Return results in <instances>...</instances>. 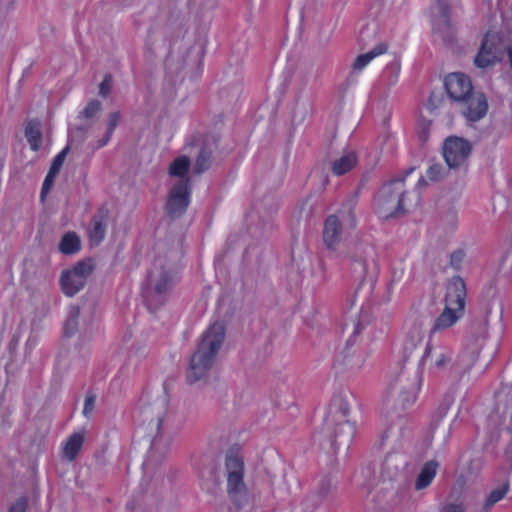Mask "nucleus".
I'll use <instances>...</instances> for the list:
<instances>
[{
	"label": "nucleus",
	"instance_id": "473e14b6",
	"mask_svg": "<svg viewBox=\"0 0 512 512\" xmlns=\"http://www.w3.org/2000/svg\"><path fill=\"white\" fill-rule=\"evenodd\" d=\"M353 402V396L350 393H340L336 395L331 407L335 413H339L342 417H346L350 410V404Z\"/></svg>",
	"mask_w": 512,
	"mask_h": 512
},
{
	"label": "nucleus",
	"instance_id": "79ce46f5",
	"mask_svg": "<svg viewBox=\"0 0 512 512\" xmlns=\"http://www.w3.org/2000/svg\"><path fill=\"white\" fill-rule=\"evenodd\" d=\"M437 10L438 15L440 17V23L438 24L437 29L440 31L442 28H446L449 26L448 24V4L444 0H437Z\"/></svg>",
	"mask_w": 512,
	"mask_h": 512
},
{
	"label": "nucleus",
	"instance_id": "09e8293b",
	"mask_svg": "<svg viewBox=\"0 0 512 512\" xmlns=\"http://www.w3.org/2000/svg\"><path fill=\"white\" fill-rule=\"evenodd\" d=\"M439 512H465V507L463 504L449 503L443 505Z\"/></svg>",
	"mask_w": 512,
	"mask_h": 512
},
{
	"label": "nucleus",
	"instance_id": "49530a36",
	"mask_svg": "<svg viewBox=\"0 0 512 512\" xmlns=\"http://www.w3.org/2000/svg\"><path fill=\"white\" fill-rule=\"evenodd\" d=\"M465 258V253L463 250L458 249L450 254V265L455 270H459L462 266V263Z\"/></svg>",
	"mask_w": 512,
	"mask_h": 512
},
{
	"label": "nucleus",
	"instance_id": "393cba45",
	"mask_svg": "<svg viewBox=\"0 0 512 512\" xmlns=\"http://www.w3.org/2000/svg\"><path fill=\"white\" fill-rule=\"evenodd\" d=\"M405 465L406 460L402 454L396 452L390 453L385 457L382 467V476L388 480H392Z\"/></svg>",
	"mask_w": 512,
	"mask_h": 512
},
{
	"label": "nucleus",
	"instance_id": "de8ad7c7",
	"mask_svg": "<svg viewBox=\"0 0 512 512\" xmlns=\"http://www.w3.org/2000/svg\"><path fill=\"white\" fill-rule=\"evenodd\" d=\"M357 315L351 319L349 323H346L345 328L351 334H359L362 330V325L356 319Z\"/></svg>",
	"mask_w": 512,
	"mask_h": 512
},
{
	"label": "nucleus",
	"instance_id": "bb28decb",
	"mask_svg": "<svg viewBox=\"0 0 512 512\" xmlns=\"http://www.w3.org/2000/svg\"><path fill=\"white\" fill-rule=\"evenodd\" d=\"M388 50V45L386 43H379L369 52L358 55L352 65L351 68L354 72H359L363 70L374 58L386 53Z\"/></svg>",
	"mask_w": 512,
	"mask_h": 512
},
{
	"label": "nucleus",
	"instance_id": "aec40b11",
	"mask_svg": "<svg viewBox=\"0 0 512 512\" xmlns=\"http://www.w3.org/2000/svg\"><path fill=\"white\" fill-rule=\"evenodd\" d=\"M191 160L186 155H179L171 161L168 167V183H184L189 185L188 173Z\"/></svg>",
	"mask_w": 512,
	"mask_h": 512
},
{
	"label": "nucleus",
	"instance_id": "8fccbe9b",
	"mask_svg": "<svg viewBox=\"0 0 512 512\" xmlns=\"http://www.w3.org/2000/svg\"><path fill=\"white\" fill-rule=\"evenodd\" d=\"M56 175H57V174L52 173V172H50V171L48 172V174H47V176H46V178H45V180H44V182H43V186H42V196H43L45 193H47V192L51 189V187H52V185H53V182H54V179H55Z\"/></svg>",
	"mask_w": 512,
	"mask_h": 512
},
{
	"label": "nucleus",
	"instance_id": "c9c22d12",
	"mask_svg": "<svg viewBox=\"0 0 512 512\" xmlns=\"http://www.w3.org/2000/svg\"><path fill=\"white\" fill-rule=\"evenodd\" d=\"M102 110V104L98 100H90L80 113V117L84 120L94 119Z\"/></svg>",
	"mask_w": 512,
	"mask_h": 512
},
{
	"label": "nucleus",
	"instance_id": "a19ab883",
	"mask_svg": "<svg viewBox=\"0 0 512 512\" xmlns=\"http://www.w3.org/2000/svg\"><path fill=\"white\" fill-rule=\"evenodd\" d=\"M333 489V479L329 476H326L320 480L316 492L321 498H326L332 493Z\"/></svg>",
	"mask_w": 512,
	"mask_h": 512
},
{
	"label": "nucleus",
	"instance_id": "3c124183",
	"mask_svg": "<svg viewBox=\"0 0 512 512\" xmlns=\"http://www.w3.org/2000/svg\"><path fill=\"white\" fill-rule=\"evenodd\" d=\"M111 86V79L106 77L99 85V94L103 97H106L110 93Z\"/></svg>",
	"mask_w": 512,
	"mask_h": 512
},
{
	"label": "nucleus",
	"instance_id": "c756f323",
	"mask_svg": "<svg viewBox=\"0 0 512 512\" xmlns=\"http://www.w3.org/2000/svg\"><path fill=\"white\" fill-rule=\"evenodd\" d=\"M81 248V241L75 232L65 233L59 244L58 249L62 254L71 255L77 253Z\"/></svg>",
	"mask_w": 512,
	"mask_h": 512
},
{
	"label": "nucleus",
	"instance_id": "c03bdc74",
	"mask_svg": "<svg viewBox=\"0 0 512 512\" xmlns=\"http://www.w3.org/2000/svg\"><path fill=\"white\" fill-rule=\"evenodd\" d=\"M427 175L430 180L437 181L446 175V169L441 164H433L428 168Z\"/></svg>",
	"mask_w": 512,
	"mask_h": 512
},
{
	"label": "nucleus",
	"instance_id": "9d476101",
	"mask_svg": "<svg viewBox=\"0 0 512 512\" xmlns=\"http://www.w3.org/2000/svg\"><path fill=\"white\" fill-rule=\"evenodd\" d=\"M351 269L361 278H365L376 263L374 246L367 241L357 240L347 253Z\"/></svg>",
	"mask_w": 512,
	"mask_h": 512
},
{
	"label": "nucleus",
	"instance_id": "e433bc0d",
	"mask_svg": "<svg viewBox=\"0 0 512 512\" xmlns=\"http://www.w3.org/2000/svg\"><path fill=\"white\" fill-rule=\"evenodd\" d=\"M78 317L79 310L77 307H71L69 309L68 317L64 323V332L65 335L71 336L76 330L78 326Z\"/></svg>",
	"mask_w": 512,
	"mask_h": 512
},
{
	"label": "nucleus",
	"instance_id": "ea45409f",
	"mask_svg": "<svg viewBox=\"0 0 512 512\" xmlns=\"http://www.w3.org/2000/svg\"><path fill=\"white\" fill-rule=\"evenodd\" d=\"M211 150H201L197 156L194 165V171L196 173H202L209 167Z\"/></svg>",
	"mask_w": 512,
	"mask_h": 512
},
{
	"label": "nucleus",
	"instance_id": "4c0bfd02",
	"mask_svg": "<svg viewBox=\"0 0 512 512\" xmlns=\"http://www.w3.org/2000/svg\"><path fill=\"white\" fill-rule=\"evenodd\" d=\"M105 234V225L99 220H93L89 229V237L90 240L98 244L103 238Z\"/></svg>",
	"mask_w": 512,
	"mask_h": 512
},
{
	"label": "nucleus",
	"instance_id": "1a4fd4ad",
	"mask_svg": "<svg viewBox=\"0 0 512 512\" xmlns=\"http://www.w3.org/2000/svg\"><path fill=\"white\" fill-rule=\"evenodd\" d=\"M507 43L503 37L496 32H488L474 59V63L478 68H488L499 62L506 49Z\"/></svg>",
	"mask_w": 512,
	"mask_h": 512
},
{
	"label": "nucleus",
	"instance_id": "412c9836",
	"mask_svg": "<svg viewBox=\"0 0 512 512\" xmlns=\"http://www.w3.org/2000/svg\"><path fill=\"white\" fill-rule=\"evenodd\" d=\"M86 439L85 431H77L67 437L61 444V456L64 460L73 461L77 458Z\"/></svg>",
	"mask_w": 512,
	"mask_h": 512
},
{
	"label": "nucleus",
	"instance_id": "6e6552de",
	"mask_svg": "<svg viewBox=\"0 0 512 512\" xmlns=\"http://www.w3.org/2000/svg\"><path fill=\"white\" fill-rule=\"evenodd\" d=\"M91 272L92 265L86 261L77 262L64 269L59 278L62 292L68 297L76 295L84 288Z\"/></svg>",
	"mask_w": 512,
	"mask_h": 512
},
{
	"label": "nucleus",
	"instance_id": "5fc2aeb1",
	"mask_svg": "<svg viewBox=\"0 0 512 512\" xmlns=\"http://www.w3.org/2000/svg\"><path fill=\"white\" fill-rule=\"evenodd\" d=\"M344 364L348 369H357L361 367L362 360L359 359L358 361L354 362L352 359H347Z\"/></svg>",
	"mask_w": 512,
	"mask_h": 512
},
{
	"label": "nucleus",
	"instance_id": "0eeeda50",
	"mask_svg": "<svg viewBox=\"0 0 512 512\" xmlns=\"http://www.w3.org/2000/svg\"><path fill=\"white\" fill-rule=\"evenodd\" d=\"M261 485L268 494L274 493L275 485L286 483L288 478L280 456L272 450L264 451L261 457Z\"/></svg>",
	"mask_w": 512,
	"mask_h": 512
},
{
	"label": "nucleus",
	"instance_id": "72a5a7b5",
	"mask_svg": "<svg viewBox=\"0 0 512 512\" xmlns=\"http://www.w3.org/2000/svg\"><path fill=\"white\" fill-rule=\"evenodd\" d=\"M25 135L30 145V148L33 151L39 150L42 141L40 125L34 122L29 123L26 127Z\"/></svg>",
	"mask_w": 512,
	"mask_h": 512
},
{
	"label": "nucleus",
	"instance_id": "2f4dec72",
	"mask_svg": "<svg viewBox=\"0 0 512 512\" xmlns=\"http://www.w3.org/2000/svg\"><path fill=\"white\" fill-rule=\"evenodd\" d=\"M509 491V483L504 482L497 488L493 489L486 497L482 512H489V510L500 500H502Z\"/></svg>",
	"mask_w": 512,
	"mask_h": 512
},
{
	"label": "nucleus",
	"instance_id": "f704fd0d",
	"mask_svg": "<svg viewBox=\"0 0 512 512\" xmlns=\"http://www.w3.org/2000/svg\"><path fill=\"white\" fill-rule=\"evenodd\" d=\"M332 216L338 219L344 229H353L356 226V217L351 207L340 209Z\"/></svg>",
	"mask_w": 512,
	"mask_h": 512
},
{
	"label": "nucleus",
	"instance_id": "864d4df0",
	"mask_svg": "<svg viewBox=\"0 0 512 512\" xmlns=\"http://www.w3.org/2000/svg\"><path fill=\"white\" fill-rule=\"evenodd\" d=\"M26 502L24 500L17 501L9 510V512H25Z\"/></svg>",
	"mask_w": 512,
	"mask_h": 512
},
{
	"label": "nucleus",
	"instance_id": "58836bf2",
	"mask_svg": "<svg viewBox=\"0 0 512 512\" xmlns=\"http://www.w3.org/2000/svg\"><path fill=\"white\" fill-rule=\"evenodd\" d=\"M486 315L487 316L493 315V317L498 321H500L502 319L503 303L499 297L494 296L491 299V303L486 308Z\"/></svg>",
	"mask_w": 512,
	"mask_h": 512
},
{
	"label": "nucleus",
	"instance_id": "39448f33",
	"mask_svg": "<svg viewBox=\"0 0 512 512\" xmlns=\"http://www.w3.org/2000/svg\"><path fill=\"white\" fill-rule=\"evenodd\" d=\"M226 491L231 502L241 508L250 503L252 495L245 478L244 458L239 454L226 456L224 463Z\"/></svg>",
	"mask_w": 512,
	"mask_h": 512
},
{
	"label": "nucleus",
	"instance_id": "5701e85b",
	"mask_svg": "<svg viewBox=\"0 0 512 512\" xmlns=\"http://www.w3.org/2000/svg\"><path fill=\"white\" fill-rule=\"evenodd\" d=\"M344 228L339 224L338 219L330 215L324 224L323 240L328 249H335L341 241Z\"/></svg>",
	"mask_w": 512,
	"mask_h": 512
},
{
	"label": "nucleus",
	"instance_id": "4468645a",
	"mask_svg": "<svg viewBox=\"0 0 512 512\" xmlns=\"http://www.w3.org/2000/svg\"><path fill=\"white\" fill-rule=\"evenodd\" d=\"M459 103L464 105L465 108L463 109V115L469 121H478L482 119L488 110L487 99L481 92L472 91Z\"/></svg>",
	"mask_w": 512,
	"mask_h": 512
},
{
	"label": "nucleus",
	"instance_id": "a878e982",
	"mask_svg": "<svg viewBox=\"0 0 512 512\" xmlns=\"http://www.w3.org/2000/svg\"><path fill=\"white\" fill-rule=\"evenodd\" d=\"M121 122H122V113L118 110L111 111L106 115V118L104 121L105 132H104L103 136L97 141V144H96L97 148H102L109 143L114 131L120 125Z\"/></svg>",
	"mask_w": 512,
	"mask_h": 512
},
{
	"label": "nucleus",
	"instance_id": "13d9d810",
	"mask_svg": "<svg viewBox=\"0 0 512 512\" xmlns=\"http://www.w3.org/2000/svg\"><path fill=\"white\" fill-rule=\"evenodd\" d=\"M426 184V180L423 177H421L418 181V186H425Z\"/></svg>",
	"mask_w": 512,
	"mask_h": 512
},
{
	"label": "nucleus",
	"instance_id": "7c9ffc66",
	"mask_svg": "<svg viewBox=\"0 0 512 512\" xmlns=\"http://www.w3.org/2000/svg\"><path fill=\"white\" fill-rule=\"evenodd\" d=\"M356 162V154L349 152L333 162L332 172L337 176H341L350 171L356 165Z\"/></svg>",
	"mask_w": 512,
	"mask_h": 512
},
{
	"label": "nucleus",
	"instance_id": "cd10ccee",
	"mask_svg": "<svg viewBox=\"0 0 512 512\" xmlns=\"http://www.w3.org/2000/svg\"><path fill=\"white\" fill-rule=\"evenodd\" d=\"M404 328L405 338L403 347L405 352L412 353L413 350H415L423 343L426 333H424L421 329L413 327V325L406 324V322H404Z\"/></svg>",
	"mask_w": 512,
	"mask_h": 512
},
{
	"label": "nucleus",
	"instance_id": "423d86ee",
	"mask_svg": "<svg viewBox=\"0 0 512 512\" xmlns=\"http://www.w3.org/2000/svg\"><path fill=\"white\" fill-rule=\"evenodd\" d=\"M418 386V377L403 369L393 376L388 387L387 399L396 408L404 409L414 403Z\"/></svg>",
	"mask_w": 512,
	"mask_h": 512
},
{
	"label": "nucleus",
	"instance_id": "a211bd4d",
	"mask_svg": "<svg viewBox=\"0 0 512 512\" xmlns=\"http://www.w3.org/2000/svg\"><path fill=\"white\" fill-rule=\"evenodd\" d=\"M435 316L432 303H419L413 305L408 315L406 316V324L413 325V327L421 329L427 333V325Z\"/></svg>",
	"mask_w": 512,
	"mask_h": 512
},
{
	"label": "nucleus",
	"instance_id": "ddd939ff",
	"mask_svg": "<svg viewBox=\"0 0 512 512\" xmlns=\"http://www.w3.org/2000/svg\"><path fill=\"white\" fill-rule=\"evenodd\" d=\"M189 187L184 183H174L170 185V193L167 202L168 213L175 217L181 215L189 204Z\"/></svg>",
	"mask_w": 512,
	"mask_h": 512
},
{
	"label": "nucleus",
	"instance_id": "603ef678",
	"mask_svg": "<svg viewBox=\"0 0 512 512\" xmlns=\"http://www.w3.org/2000/svg\"><path fill=\"white\" fill-rule=\"evenodd\" d=\"M95 399L93 397H87L84 402L83 414L88 417L94 410Z\"/></svg>",
	"mask_w": 512,
	"mask_h": 512
},
{
	"label": "nucleus",
	"instance_id": "9b49d317",
	"mask_svg": "<svg viewBox=\"0 0 512 512\" xmlns=\"http://www.w3.org/2000/svg\"><path fill=\"white\" fill-rule=\"evenodd\" d=\"M471 143L463 138L448 137L443 145V156L450 169H458L467 163L471 154Z\"/></svg>",
	"mask_w": 512,
	"mask_h": 512
},
{
	"label": "nucleus",
	"instance_id": "37998d69",
	"mask_svg": "<svg viewBox=\"0 0 512 512\" xmlns=\"http://www.w3.org/2000/svg\"><path fill=\"white\" fill-rule=\"evenodd\" d=\"M507 393L512 396V366L503 373L501 388L497 393Z\"/></svg>",
	"mask_w": 512,
	"mask_h": 512
},
{
	"label": "nucleus",
	"instance_id": "052dcab7",
	"mask_svg": "<svg viewBox=\"0 0 512 512\" xmlns=\"http://www.w3.org/2000/svg\"><path fill=\"white\" fill-rule=\"evenodd\" d=\"M421 137H422V139H423V140H426V138H427V134H426V133H424Z\"/></svg>",
	"mask_w": 512,
	"mask_h": 512
},
{
	"label": "nucleus",
	"instance_id": "6e6d98bb",
	"mask_svg": "<svg viewBox=\"0 0 512 512\" xmlns=\"http://www.w3.org/2000/svg\"><path fill=\"white\" fill-rule=\"evenodd\" d=\"M272 226H273L272 223H270L269 221L262 220V223H261L262 231L271 230Z\"/></svg>",
	"mask_w": 512,
	"mask_h": 512
},
{
	"label": "nucleus",
	"instance_id": "20e7f679",
	"mask_svg": "<svg viewBox=\"0 0 512 512\" xmlns=\"http://www.w3.org/2000/svg\"><path fill=\"white\" fill-rule=\"evenodd\" d=\"M419 202V195L413 184L405 181V176L397 177L384 184L380 189L376 210L382 218L397 217L405 214Z\"/></svg>",
	"mask_w": 512,
	"mask_h": 512
},
{
	"label": "nucleus",
	"instance_id": "c85d7f7f",
	"mask_svg": "<svg viewBox=\"0 0 512 512\" xmlns=\"http://www.w3.org/2000/svg\"><path fill=\"white\" fill-rule=\"evenodd\" d=\"M438 467L439 464L435 460H430L422 466L415 480V489L417 491L423 490L431 484L432 480L436 476Z\"/></svg>",
	"mask_w": 512,
	"mask_h": 512
},
{
	"label": "nucleus",
	"instance_id": "f3484780",
	"mask_svg": "<svg viewBox=\"0 0 512 512\" xmlns=\"http://www.w3.org/2000/svg\"><path fill=\"white\" fill-rule=\"evenodd\" d=\"M466 295L464 280L460 276H454L447 286L445 305L464 313Z\"/></svg>",
	"mask_w": 512,
	"mask_h": 512
},
{
	"label": "nucleus",
	"instance_id": "a18cd8bd",
	"mask_svg": "<svg viewBox=\"0 0 512 512\" xmlns=\"http://www.w3.org/2000/svg\"><path fill=\"white\" fill-rule=\"evenodd\" d=\"M68 150L69 148L66 147L64 148L53 160V163L51 165V168H50V172L52 173H55V174H58V172L60 171L63 163H64V160L67 156V153H68Z\"/></svg>",
	"mask_w": 512,
	"mask_h": 512
},
{
	"label": "nucleus",
	"instance_id": "f8f14e48",
	"mask_svg": "<svg viewBox=\"0 0 512 512\" xmlns=\"http://www.w3.org/2000/svg\"><path fill=\"white\" fill-rule=\"evenodd\" d=\"M169 399L165 392L151 396L143 407V414L150 419V423L159 431L168 411Z\"/></svg>",
	"mask_w": 512,
	"mask_h": 512
},
{
	"label": "nucleus",
	"instance_id": "4d7b16f0",
	"mask_svg": "<svg viewBox=\"0 0 512 512\" xmlns=\"http://www.w3.org/2000/svg\"><path fill=\"white\" fill-rule=\"evenodd\" d=\"M505 51L507 52V55H508V58H509V62H510V66L512 68V45H506V49Z\"/></svg>",
	"mask_w": 512,
	"mask_h": 512
},
{
	"label": "nucleus",
	"instance_id": "dca6fc26",
	"mask_svg": "<svg viewBox=\"0 0 512 512\" xmlns=\"http://www.w3.org/2000/svg\"><path fill=\"white\" fill-rule=\"evenodd\" d=\"M492 420L504 430L512 432V395L507 393L496 394V405Z\"/></svg>",
	"mask_w": 512,
	"mask_h": 512
},
{
	"label": "nucleus",
	"instance_id": "f03ea898",
	"mask_svg": "<svg viewBox=\"0 0 512 512\" xmlns=\"http://www.w3.org/2000/svg\"><path fill=\"white\" fill-rule=\"evenodd\" d=\"M163 248L158 246L157 257L154 259L144 286V297L149 308H157L164 304L175 282V265L179 250L175 249L169 255H162Z\"/></svg>",
	"mask_w": 512,
	"mask_h": 512
},
{
	"label": "nucleus",
	"instance_id": "f257e3e1",
	"mask_svg": "<svg viewBox=\"0 0 512 512\" xmlns=\"http://www.w3.org/2000/svg\"><path fill=\"white\" fill-rule=\"evenodd\" d=\"M494 355V345L484 340H475L474 343L469 344L455 361H453L451 350L447 347L427 344L419 364L422 366L427 364L429 370L435 372H444L450 368L458 375L467 373L480 375L488 368Z\"/></svg>",
	"mask_w": 512,
	"mask_h": 512
},
{
	"label": "nucleus",
	"instance_id": "7ed1b4c3",
	"mask_svg": "<svg viewBox=\"0 0 512 512\" xmlns=\"http://www.w3.org/2000/svg\"><path fill=\"white\" fill-rule=\"evenodd\" d=\"M225 337L226 327L223 322H214L204 331L190 360L187 371L189 383H195L207 376L224 344Z\"/></svg>",
	"mask_w": 512,
	"mask_h": 512
},
{
	"label": "nucleus",
	"instance_id": "6ab92c4d",
	"mask_svg": "<svg viewBox=\"0 0 512 512\" xmlns=\"http://www.w3.org/2000/svg\"><path fill=\"white\" fill-rule=\"evenodd\" d=\"M450 395H447L445 398V403L450 405ZM463 402V397L459 398L455 403L452 402L453 406L451 411L447 412L446 415L438 422L434 430V437L439 442H446L450 436L452 423L458 416V413L461 408V404Z\"/></svg>",
	"mask_w": 512,
	"mask_h": 512
},
{
	"label": "nucleus",
	"instance_id": "b1692460",
	"mask_svg": "<svg viewBox=\"0 0 512 512\" xmlns=\"http://www.w3.org/2000/svg\"><path fill=\"white\" fill-rule=\"evenodd\" d=\"M463 313L445 305L442 313L434 320L430 334L437 333L448 329L453 326L461 317Z\"/></svg>",
	"mask_w": 512,
	"mask_h": 512
},
{
	"label": "nucleus",
	"instance_id": "4be33fe9",
	"mask_svg": "<svg viewBox=\"0 0 512 512\" xmlns=\"http://www.w3.org/2000/svg\"><path fill=\"white\" fill-rule=\"evenodd\" d=\"M355 433L354 425L349 421L339 423L331 435V446L334 450L347 449Z\"/></svg>",
	"mask_w": 512,
	"mask_h": 512
},
{
	"label": "nucleus",
	"instance_id": "bf43d9fd",
	"mask_svg": "<svg viewBox=\"0 0 512 512\" xmlns=\"http://www.w3.org/2000/svg\"><path fill=\"white\" fill-rule=\"evenodd\" d=\"M276 210H277V206L274 205V206L271 207L269 213L275 212Z\"/></svg>",
	"mask_w": 512,
	"mask_h": 512
},
{
	"label": "nucleus",
	"instance_id": "2eb2a0df",
	"mask_svg": "<svg viewBox=\"0 0 512 512\" xmlns=\"http://www.w3.org/2000/svg\"><path fill=\"white\" fill-rule=\"evenodd\" d=\"M445 88L449 97L460 102L473 91L470 79L462 73H451L445 79Z\"/></svg>",
	"mask_w": 512,
	"mask_h": 512
}]
</instances>
